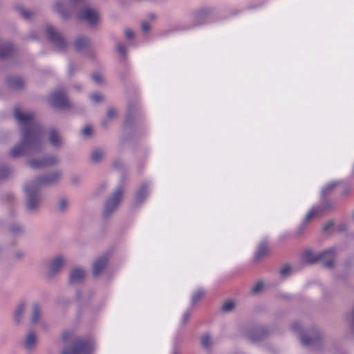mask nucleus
Returning a JSON list of instances; mask_svg holds the SVG:
<instances>
[{"instance_id": "58836bf2", "label": "nucleus", "mask_w": 354, "mask_h": 354, "mask_svg": "<svg viewBox=\"0 0 354 354\" xmlns=\"http://www.w3.org/2000/svg\"><path fill=\"white\" fill-rule=\"evenodd\" d=\"M290 270L289 266H284L281 269V274L282 275H286L290 272Z\"/></svg>"}, {"instance_id": "c03bdc74", "label": "nucleus", "mask_w": 354, "mask_h": 354, "mask_svg": "<svg viewBox=\"0 0 354 354\" xmlns=\"http://www.w3.org/2000/svg\"><path fill=\"white\" fill-rule=\"evenodd\" d=\"M173 354H178L176 351L174 352Z\"/></svg>"}, {"instance_id": "dca6fc26", "label": "nucleus", "mask_w": 354, "mask_h": 354, "mask_svg": "<svg viewBox=\"0 0 354 354\" xmlns=\"http://www.w3.org/2000/svg\"><path fill=\"white\" fill-rule=\"evenodd\" d=\"M26 305L24 303L21 302L19 303L15 308V310L14 311V315L15 318L17 321H19L21 316L25 312Z\"/></svg>"}, {"instance_id": "2f4dec72", "label": "nucleus", "mask_w": 354, "mask_h": 354, "mask_svg": "<svg viewBox=\"0 0 354 354\" xmlns=\"http://www.w3.org/2000/svg\"><path fill=\"white\" fill-rule=\"evenodd\" d=\"M93 79L95 82H96L97 83H100L103 80V76L102 74H100L99 73H96L93 75Z\"/></svg>"}, {"instance_id": "4c0bfd02", "label": "nucleus", "mask_w": 354, "mask_h": 354, "mask_svg": "<svg viewBox=\"0 0 354 354\" xmlns=\"http://www.w3.org/2000/svg\"><path fill=\"white\" fill-rule=\"evenodd\" d=\"M125 35L127 38L131 39L133 37V32L131 29H126L125 30Z\"/></svg>"}, {"instance_id": "2eb2a0df", "label": "nucleus", "mask_w": 354, "mask_h": 354, "mask_svg": "<svg viewBox=\"0 0 354 354\" xmlns=\"http://www.w3.org/2000/svg\"><path fill=\"white\" fill-rule=\"evenodd\" d=\"M41 315V307L37 304H34L32 306L31 321L33 323L37 322Z\"/></svg>"}, {"instance_id": "6ab92c4d", "label": "nucleus", "mask_w": 354, "mask_h": 354, "mask_svg": "<svg viewBox=\"0 0 354 354\" xmlns=\"http://www.w3.org/2000/svg\"><path fill=\"white\" fill-rule=\"evenodd\" d=\"M49 140L50 142L55 146L59 145L61 142L60 137L55 131H51L49 133Z\"/></svg>"}, {"instance_id": "79ce46f5", "label": "nucleus", "mask_w": 354, "mask_h": 354, "mask_svg": "<svg viewBox=\"0 0 354 354\" xmlns=\"http://www.w3.org/2000/svg\"><path fill=\"white\" fill-rule=\"evenodd\" d=\"M332 225H333V223H328L327 225H326L324 227V230H326L329 229L330 226Z\"/></svg>"}, {"instance_id": "a19ab883", "label": "nucleus", "mask_w": 354, "mask_h": 354, "mask_svg": "<svg viewBox=\"0 0 354 354\" xmlns=\"http://www.w3.org/2000/svg\"><path fill=\"white\" fill-rule=\"evenodd\" d=\"M189 315H190V313L188 312L185 313V315H183V321L186 322L187 320H188Z\"/></svg>"}, {"instance_id": "b1692460", "label": "nucleus", "mask_w": 354, "mask_h": 354, "mask_svg": "<svg viewBox=\"0 0 354 354\" xmlns=\"http://www.w3.org/2000/svg\"><path fill=\"white\" fill-rule=\"evenodd\" d=\"M212 338L208 335H205L201 338V344L205 348H208L212 345Z\"/></svg>"}, {"instance_id": "aec40b11", "label": "nucleus", "mask_w": 354, "mask_h": 354, "mask_svg": "<svg viewBox=\"0 0 354 354\" xmlns=\"http://www.w3.org/2000/svg\"><path fill=\"white\" fill-rule=\"evenodd\" d=\"M17 10L19 13L25 19H30L33 16V12L24 7L19 6Z\"/></svg>"}, {"instance_id": "c85d7f7f", "label": "nucleus", "mask_w": 354, "mask_h": 354, "mask_svg": "<svg viewBox=\"0 0 354 354\" xmlns=\"http://www.w3.org/2000/svg\"><path fill=\"white\" fill-rule=\"evenodd\" d=\"M62 3L60 2H56L55 3L53 7H54V9L56 12H57L58 13H59L60 15H62L63 17H65L66 15L65 13L63 12L62 10Z\"/></svg>"}, {"instance_id": "f03ea898", "label": "nucleus", "mask_w": 354, "mask_h": 354, "mask_svg": "<svg viewBox=\"0 0 354 354\" xmlns=\"http://www.w3.org/2000/svg\"><path fill=\"white\" fill-rule=\"evenodd\" d=\"M59 176L60 173L56 171L47 177L29 182L25 185L26 207L28 210L37 209L41 203L42 197L39 193L40 186L53 183L58 180Z\"/></svg>"}, {"instance_id": "4468645a", "label": "nucleus", "mask_w": 354, "mask_h": 354, "mask_svg": "<svg viewBox=\"0 0 354 354\" xmlns=\"http://www.w3.org/2000/svg\"><path fill=\"white\" fill-rule=\"evenodd\" d=\"M148 192H149L147 185H142L136 194V201L139 203L142 201L148 195Z\"/></svg>"}, {"instance_id": "423d86ee", "label": "nucleus", "mask_w": 354, "mask_h": 354, "mask_svg": "<svg viewBox=\"0 0 354 354\" xmlns=\"http://www.w3.org/2000/svg\"><path fill=\"white\" fill-rule=\"evenodd\" d=\"M50 104L57 108L65 109L69 105L68 100L62 91L53 93L49 98Z\"/></svg>"}, {"instance_id": "9b49d317", "label": "nucleus", "mask_w": 354, "mask_h": 354, "mask_svg": "<svg viewBox=\"0 0 354 354\" xmlns=\"http://www.w3.org/2000/svg\"><path fill=\"white\" fill-rule=\"evenodd\" d=\"M85 277V271L81 268H74L69 277V281L71 283H77L84 280Z\"/></svg>"}, {"instance_id": "f257e3e1", "label": "nucleus", "mask_w": 354, "mask_h": 354, "mask_svg": "<svg viewBox=\"0 0 354 354\" xmlns=\"http://www.w3.org/2000/svg\"><path fill=\"white\" fill-rule=\"evenodd\" d=\"M15 118L22 128V139L21 144L15 146L10 152L12 157L19 156L25 151L33 153L40 143L41 129L33 122L34 115L32 113L16 109Z\"/></svg>"}, {"instance_id": "9d476101", "label": "nucleus", "mask_w": 354, "mask_h": 354, "mask_svg": "<svg viewBox=\"0 0 354 354\" xmlns=\"http://www.w3.org/2000/svg\"><path fill=\"white\" fill-rule=\"evenodd\" d=\"M46 30L48 35L58 48L62 49L65 47L66 44L64 39L61 36V35L56 31V30L54 28L50 26L47 28Z\"/></svg>"}, {"instance_id": "e433bc0d", "label": "nucleus", "mask_w": 354, "mask_h": 354, "mask_svg": "<svg viewBox=\"0 0 354 354\" xmlns=\"http://www.w3.org/2000/svg\"><path fill=\"white\" fill-rule=\"evenodd\" d=\"M117 49L120 53L122 55H124L126 53V48L124 46H122L121 44H118L117 45Z\"/></svg>"}, {"instance_id": "412c9836", "label": "nucleus", "mask_w": 354, "mask_h": 354, "mask_svg": "<svg viewBox=\"0 0 354 354\" xmlns=\"http://www.w3.org/2000/svg\"><path fill=\"white\" fill-rule=\"evenodd\" d=\"M104 156V151L100 149H95L93 151L91 158L95 162H98Z\"/></svg>"}, {"instance_id": "c756f323", "label": "nucleus", "mask_w": 354, "mask_h": 354, "mask_svg": "<svg viewBox=\"0 0 354 354\" xmlns=\"http://www.w3.org/2000/svg\"><path fill=\"white\" fill-rule=\"evenodd\" d=\"M8 47L5 44H0V57H4L8 54Z\"/></svg>"}, {"instance_id": "bb28decb", "label": "nucleus", "mask_w": 354, "mask_h": 354, "mask_svg": "<svg viewBox=\"0 0 354 354\" xmlns=\"http://www.w3.org/2000/svg\"><path fill=\"white\" fill-rule=\"evenodd\" d=\"M306 335H301V337H300V339H301V343L304 344V345H311L313 342L315 341V338L314 337H306Z\"/></svg>"}, {"instance_id": "39448f33", "label": "nucleus", "mask_w": 354, "mask_h": 354, "mask_svg": "<svg viewBox=\"0 0 354 354\" xmlns=\"http://www.w3.org/2000/svg\"><path fill=\"white\" fill-rule=\"evenodd\" d=\"M66 258L62 255H57L49 260L47 263V272L49 275H53L60 271L65 266Z\"/></svg>"}, {"instance_id": "ea45409f", "label": "nucleus", "mask_w": 354, "mask_h": 354, "mask_svg": "<svg viewBox=\"0 0 354 354\" xmlns=\"http://www.w3.org/2000/svg\"><path fill=\"white\" fill-rule=\"evenodd\" d=\"M142 28L144 31H148L150 29V25L147 22H143L142 24Z\"/></svg>"}, {"instance_id": "5701e85b", "label": "nucleus", "mask_w": 354, "mask_h": 354, "mask_svg": "<svg viewBox=\"0 0 354 354\" xmlns=\"http://www.w3.org/2000/svg\"><path fill=\"white\" fill-rule=\"evenodd\" d=\"M235 307V303L233 301H227L225 302L222 306V310L223 312H230Z\"/></svg>"}, {"instance_id": "f3484780", "label": "nucleus", "mask_w": 354, "mask_h": 354, "mask_svg": "<svg viewBox=\"0 0 354 354\" xmlns=\"http://www.w3.org/2000/svg\"><path fill=\"white\" fill-rule=\"evenodd\" d=\"M268 252V248L266 243H261L259 244L258 250L256 252L255 257L258 259L266 255Z\"/></svg>"}, {"instance_id": "f8f14e48", "label": "nucleus", "mask_w": 354, "mask_h": 354, "mask_svg": "<svg viewBox=\"0 0 354 354\" xmlns=\"http://www.w3.org/2000/svg\"><path fill=\"white\" fill-rule=\"evenodd\" d=\"M24 345L27 351L32 352L37 345L36 335L32 332L28 333L24 339Z\"/></svg>"}, {"instance_id": "4be33fe9", "label": "nucleus", "mask_w": 354, "mask_h": 354, "mask_svg": "<svg viewBox=\"0 0 354 354\" xmlns=\"http://www.w3.org/2000/svg\"><path fill=\"white\" fill-rule=\"evenodd\" d=\"M319 210L318 208H313L311 209L306 214L302 225L306 224L308 221H310L311 218L315 217L316 215L318 214Z\"/></svg>"}, {"instance_id": "20e7f679", "label": "nucleus", "mask_w": 354, "mask_h": 354, "mask_svg": "<svg viewBox=\"0 0 354 354\" xmlns=\"http://www.w3.org/2000/svg\"><path fill=\"white\" fill-rule=\"evenodd\" d=\"M93 348L91 340L80 339L76 340L72 350H64L62 354H89Z\"/></svg>"}, {"instance_id": "7c9ffc66", "label": "nucleus", "mask_w": 354, "mask_h": 354, "mask_svg": "<svg viewBox=\"0 0 354 354\" xmlns=\"http://www.w3.org/2000/svg\"><path fill=\"white\" fill-rule=\"evenodd\" d=\"M68 206V201L65 199H62L58 203L59 210L64 211Z\"/></svg>"}, {"instance_id": "cd10ccee", "label": "nucleus", "mask_w": 354, "mask_h": 354, "mask_svg": "<svg viewBox=\"0 0 354 354\" xmlns=\"http://www.w3.org/2000/svg\"><path fill=\"white\" fill-rule=\"evenodd\" d=\"M104 99V96L98 93H93L91 95V100L94 104H97L101 101H102Z\"/></svg>"}, {"instance_id": "c9c22d12", "label": "nucleus", "mask_w": 354, "mask_h": 354, "mask_svg": "<svg viewBox=\"0 0 354 354\" xmlns=\"http://www.w3.org/2000/svg\"><path fill=\"white\" fill-rule=\"evenodd\" d=\"M72 337V333L70 331H64L62 333V339L65 341L68 340Z\"/></svg>"}, {"instance_id": "393cba45", "label": "nucleus", "mask_w": 354, "mask_h": 354, "mask_svg": "<svg viewBox=\"0 0 354 354\" xmlns=\"http://www.w3.org/2000/svg\"><path fill=\"white\" fill-rule=\"evenodd\" d=\"M337 183L335 182H331L324 186L322 189V194L325 195L330 192L335 186H337Z\"/></svg>"}, {"instance_id": "0eeeda50", "label": "nucleus", "mask_w": 354, "mask_h": 354, "mask_svg": "<svg viewBox=\"0 0 354 354\" xmlns=\"http://www.w3.org/2000/svg\"><path fill=\"white\" fill-rule=\"evenodd\" d=\"M80 18L86 21L90 24H96L99 19L100 15L98 12L91 8H84L80 15Z\"/></svg>"}, {"instance_id": "37998d69", "label": "nucleus", "mask_w": 354, "mask_h": 354, "mask_svg": "<svg viewBox=\"0 0 354 354\" xmlns=\"http://www.w3.org/2000/svg\"><path fill=\"white\" fill-rule=\"evenodd\" d=\"M13 230H14L15 232H19V231H21V227H19L17 230H15V229H13Z\"/></svg>"}, {"instance_id": "ddd939ff", "label": "nucleus", "mask_w": 354, "mask_h": 354, "mask_svg": "<svg viewBox=\"0 0 354 354\" xmlns=\"http://www.w3.org/2000/svg\"><path fill=\"white\" fill-rule=\"evenodd\" d=\"M107 260L105 257L100 258L95 261L93 266V273L95 276L98 275L104 270L106 265Z\"/></svg>"}, {"instance_id": "72a5a7b5", "label": "nucleus", "mask_w": 354, "mask_h": 354, "mask_svg": "<svg viewBox=\"0 0 354 354\" xmlns=\"http://www.w3.org/2000/svg\"><path fill=\"white\" fill-rule=\"evenodd\" d=\"M91 132H92V129L90 127H85L82 130V133L83 136H88L91 134Z\"/></svg>"}, {"instance_id": "a211bd4d", "label": "nucleus", "mask_w": 354, "mask_h": 354, "mask_svg": "<svg viewBox=\"0 0 354 354\" xmlns=\"http://www.w3.org/2000/svg\"><path fill=\"white\" fill-rule=\"evenodd\" d=\"M89 43L88 39L85 37H78L75 43V48L77 50H82L84 47L86 46Z\"/></svg>"}, {"instance_id": "6e6552de", "label": "nucleus", "mask_w": 354, "mask_h": 354, "mask_svg": "<svg viewBox=\"0 0 354 354\" xmlns=\"http://www.w3.org/2000/svg\"><path fill=\"white\" fill-rule=\"evenodd\" d=\"M122 196V192L117 190L107 201L105 205V212L109 214L113 212L119 205Z\"/></svg>"}, {"instance_id": "f704fd0d", "label": "nucleus", "mask_w": 354, "mask_h": 354, "mask_svg": "<svg viewBox=\"0 0 354 354\" xmlns=\"http://www.w3.org/2000/svg\"><path fill=\"white\" fill-rule=\"evenodd\" d=\"M106 115L109 119L113 118L116 115V111L114 109H109Z\"/></svg>"}, {"instance_id": "7ed1b4c3", "label": "nucleus", "mask_w": 354, "mask_h": 354, "mask_svg": "<svg viewBox=\"0 0 354 354\" xmlns=\"http://www.w3.org/2000/svg\"><path fill=\"white\" fill-rule=\"evenodd\" d=\"M335 251L334 248H329L322 252H314L310 250H306L303 253V259L308 263L322 261L325 266L330 268L333 265Z\"/></svg>"}, {"instance_id": "473e14b6", "label": "nucleus", "mask_w": 354, "mask_h": 354, "mask_svg": "<svg viewBox=\"0 0 354 354\" xmlns=\"http://www.w3.org/2000/svg\"><path fill=\"white\" fill-rule=\"evenodd\" d=\"M263 288V283L259 282L252 287V292L254 293L259 292Z\"/></svg>"}, {"instance_id": "1a4fd4ad", "label": "nucleus", "mask_w": 354, "mask_h": 354, "mask_svg": "<svg viewBox=\"0 0 354 354\" xmlns=\"http://www.w3.org/2000/svg\"><path fill=\"white\" fill-rule=\"evenodd\" d=\"M57 161V158L52 156L46 158L42 160H35L34 158H31L28 160V165L32 168H43L49 166Z\"/></svg>"}, {"instance_id": "a878e982", "label": "nucleus", "mask_w": 354, "mask_h": 354, "mask_svg": "<svg viewBox=\"0 0 354 354\" xmlns=\"http://www.w3.org/2000/svg\"><path fill=\"white\" fill-rule=\"evenodd\" d=\"M204 291L202 290H198L197 291H196L193 295H192V301L193 303H196L201 298H202L204 295Z\"/></svg>"}]
</instances>
